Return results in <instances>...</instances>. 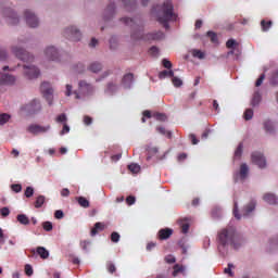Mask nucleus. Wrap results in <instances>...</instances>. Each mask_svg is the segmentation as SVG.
Returning a JSON list of instances; mask_svg holds the SVG:
<instances>
[{
	"mask_svg": "<svg viewBox=\"0 0 278 278\" xmlns=\"http://www.w3.org/2000/svg\"><path fill=\"white\" fill-rule=\"evenodd\" d=\"M244 242L243 237H241L233 227L223 228L217 233V249L224 257L225 255H229L231 249L235 251L242 249Z\"/></svg>",
	"mask_w": 278,
	"mask_h": 278,
	"instance_id": "1",
	"label": "nucleus"
},
{
	"mask_svg": "<svg viewBox=\"0 0 278 278\" xmlns=\"http://www.w3.org/2000/svg\"><path fill=\"white\" fill-rule=\"evenodd\" d=\"M174 7L173 2L170 0H166L162 5H156L152 9V14L156 17V21L165 29H168V22L169 21H177V15H175V12H173Z\"/></svg>",
	"mask_w": 278,
	"mask_h": 278,
	"instance_id": "2",
	"label": "nucleus"
},
{
	"mask_svg": "<svg viewBox=\"0 0 278 278\" xmlns=\"http://www.w3.org/2000/svg\"><path fill=\"white\" fill-rule=\"evenodd\" d=\"M121 21L124 25H128L132 27V29H137L136 33L131 34V38L134 40H162V38H164V33L162 31L150 33L144 36V34H142V28L138 26V23L134 18L123 17Z\"/></svg>",
	"mask_w": 278,
	"mask_h": 278,
	"instance_id": "3",
	"label": "nucleus"
},
{
	"mask_svg": "<svg viewBox=\"0 0 278 278\" xmlns=\"http://www.w3.org/2000/svg\"><path fill=\"white\" fill-rule=\"evenodd\" d=\"M64 37L67 38V40H72L73 42H79L81 40V31L77 29L76 27H67L64 30Z\"/></svg>",
	"mask_w": 278,
	"mask_h": 278,
	"instance_id": "4",
	"label": "nucleus"
},
{
	"mask_svg": "<svg viewBox=\"0 0 278 278\" xmlns=\"http://www.w3.org/2000/svg\"><path fill=\"white\" fill-rule=\"evenodd\" d=\"M40 110H42V106L38 100H33L28 104L22 106V112H26L27 114H38Z\"/></svg>",
	"mask_w": 278,
	"mask_h": 278,
	"instance_id": "5",
	"label": "nucleus"
},
{
	"mask_svg": "<svg viewBox=\"0 0 278 278\" xmlns=\"http://www.w3.org/2000/svg\"><path fill=\"white\" fill-rule=\"evenodd\" d=\"M40 90L45 99L48 101L49 105H53V88H51V84L42 83Z\"/></svg>",
	"mask_w": 278,
	"mask_h": 278,
	"instance_id": "6",
	"label": "nucleus"
},
{
	"mask_svg": "<svg viewBox=\"0 0 278 278\" xmlns=\"http://www.w3.org/2000/svg\"><path fill=\"white\" fill-rule=\"evenodd\" d=\"M78 90L80 94L85 97H92L94 94V86L88 84L86 80H80L78 83Z\"/></svg>",
	"mask_w": 278,
	"mask_h": 278,
	"instance_id": "7",
	"label": "nucleus"
},
{
	"mask_svg": "<svg viewBox=\"0 0 278 278\" xmlns=\"http://www.w3.org/2000/svg\"><path fill=\"white\" fill-rule=\"evenodd\" d=\"M14 55L22 60V62H34V55L29 54V52L23 50L22 48L14 47L12 49Z\"/></svg>",
	"mask_w": 278,
	"mask_h": 278,
	"instance_id": "8",
	"label": "nucleus"
},
{
	"mask_svg": "<svg viewBox=\"0 0 278 278\" xmlns=\"http://www.w3.org/2000/svg\"><path fill=\"white\" fill-rule=\"evenodd\" d=\"M51 129V125L40 126L38 124H33L27 127L28 134H33V136H38V134H47Z\"/></svg>",
	"mask_w": 278,
	"mask_h": 278,
	"instance_id": "9",
	"label": "nucleus"
},
{
	"mask_svg": "<svg viewBox=\"0 0 278 278\" xmlns=\"http://www.w3.org/2000/svg\"><path fill=\"white\" fill-rule=\"evenodd\" d=\"M24 75L28 79H37L40 76V70L34 65H24Z\"/></svg>",
	"mask_w": 278,
	"mask_h": 278,
	"instance_id": "10",
	"label": "nucleus"
},
{
	"mask_svg": "<svg viewBox=\"0 0 278 278\" xmlns=\"http://www.w3.org/2000/svg\"><path fill=\"white\" fill-rule=\"evenodd\" d=\"M251 160L258 168H266V157L261 152H253Z\"/></svg>",
	"mask_w": 278,
	"mask_h": 278,
	"instance_id": "11",
	"label": "nucleus"
},
{
	"mask_svg": "<svg viewBox=\"0 0 278 278\" xmlns=\"http://www.w3.org/2000/svg\"><path fill=\"white\" fill-rule=\"evenodd\" d=\"M226 47L227 49H231L230 51H228V55H236L238 58V55H240V43H238V41H236L235 39H229L226 42Z\"/></svg>",
	"mask_w": 278,
	"mask_h": 278,
	"instance_id": "12",
	"label": "nucleus"
},
{
	"mask_svg": "<svg viewBox=\"0 0 278 278\" xmlns=\"http://www.w3.org/2000/svg\"><path fill=\"white\" fill-rule=\"evenodd\" d=\"M24 16H25V21L28 25V27H38L39 22H38V17H36V14L31 13V11L26 10L24 12Z\"/></svg>",
	"mask_w": 278,
	"mask_h": 278,
	"instance_id": "13",
	"label": "nucleus"
},
{
	"mask_svg": "<svg viewBox=\"0 0 278 278\" xmlns=\"http://www.w3.org/2000/svg\"><path fill=\"white\" fill-rule=\"evenodd\" d=\"M45 55L48 60H52V62L60 60V52H58V49L53 46H50L45 50Z\"/></svg>",
	"mask_w": 278,
	"mask_h": 278,
	"instance_id": "14",
	"label": "nucleus"
},
{
	"mask_svg": "<svg viewBox=\"0 0 278 278\" xmlns=\"http://www.w3.org/2000/svg\"><path fill=\"white\" fill-rule=\"evenodd\" d=\"M16 83V78L10 74L0 75V86H12Z\"/></svg>",
	"mask_w": 278,
	"mask_h": 278,
	"instance_id": "15",
	"label": "nucleus"
},
{
	"mask_svg": "<svg viewBox=\"0 0 278 278\" xmlns=\"http://www.w3.org/2000/svg\"><path fill=\"white\" fill-rule=\"evenodd\" d=\"M4 14L8 16L10 25H18V17L12 9H7Z\"/></svg>",
	"mask_w": 278,
	"mask_h": 278,
	"instance_id": "16",
	"label": "nucleus"
},
{
	"mask_svg": "<svg viewBox=\"0 0 278 278\" xmlns=\"http://www.w3.org/2000/svg\"><path fill=\"white\" fill-rule=\"evenodd\" d=\"M146 151H147V162H151L152 157H155V154L159 153V149L157 147H153V146H146Z\"/></svg>",
	"mask_w": 278,
	"mask_h": 278,
	"instance_id": "17",
	"label": "nucleus"
},
{
	"mask_svg": "<svg viewBox=\"0 0 278 278\" xmlns=\"http://www.w3.org/2000/svg\"><path fill=\"white\" fill-rule=\"evenodd\" d=\"M263 201H265V203H268L269 205H277L278 198L275 193H265L263 195Z\"/></svg>",
	"mask_w": 278,
	"mask_h": 278,
	"instance_id": "18",
	"label": "nucleus"
},
{
	"mask_svg": "<svg viewBox=\"0 0 278 278\" xmlns=\"http://www.w3.org/2000/svg\"><path fill=\"white\" fill-rule=\"evenodd\" d=\"M122 84L124 88H131V84H134V75L131 73L124 75Z\"/></svg>",
	"mask_w": 278,
	"mask_h": 278,
	"instance_id": "19",
	"label": "nucleus"
},
{
	"mask_svg": "<svg viewBox=\"0 0 278 278\" xmlns=\"http://www.w3.org/2000/svg\"><path fill=\"white\" fill-rule=\"evenodd\" d=\"M173 236V229L164 228L159 231L160 240H168V238Z\"/></svg>",
	"mask_w": 278,
	"mask_h": 278,
	"instance_id": "20",
	"label": "nucleus"
},
{
	"mask_svg": "<svg viewBox=\"0 0 278 278\" xmlns=\"http://www.w3.org/2000/svg\"><path fill=\"white\" fill-rule=\"evenodd\" d=\"M255 205V201H251L248 205H245L242 211V216H249L252 212H254Z\"/></svg>",
	"mask_w": 278,
	"mask_h": 278,
	"instance_id": "21",
	"label": "nucleus"
},
{
	"mask_svg": "<svg viewBox=\"0 0 278 278\" xmlns=\"http://www.w3.org/2000/svg\"><path fill=\"white\" fill-rule=\"evenodd\" d=\"M178 225H180L181 233H188V231L190 230V222H188V218L180 219L178 222Z\"/></svg>",
	"mask_w": 278,
	"mask_h": 278,
	"instance_id": "22",
	"label": "nucleus"
},
{
	"mask_svg": "<svg viewBox=\"0 0 278 278\" xmlns=\"http://www.w3.org/2000/svg\"><path fill=\"white\" fill-rule=\"evenodd\" d=\"M103 229H105V225L101 222H98L94 224V227L91 229L90 235L97 236V233H99V231H103Z\"/></svg>",
	"mask_w": 278,
	"mask_h": 278,
	"instance_id": "23",
	"label": "nucleus"
},
{
	"mask_svg": "<svg viewBox=\"0 0 278 278\" xmlns=\"http://www.w3.org/2000/svg\"><path fill=\"white\" fill-rule=\"evenodd\" d=\"M263 125L266 134H275V125H273V122L267 119Z\"/></svg>",
	"mask_w": 278,
	"mask_h": 278,
	"instance_id": "24",
	"label": "nucleus"
},
{
	"mask_svg": "<svg viewBox=\"0 0 278 278\" xmlns=\"http://www.w3.org/2000/svg\"><path fill=\"white\" fill-rule=\"evenodd\" d=\"M103 65H101V63L99 62H93L89 65L88 70L91 71V73H99L100 71H102Z\"/></svg>",
	"mask_w": 278,
	"mask_h": 278,
	"instance_id": "25",
	"label": "nucleus"
},
{
	"mask_svg": "<svg viewBox=\"0 0 278 278\" xmlns=\"http://www.w3.org/2000/svg\"><path fill=\"white\" fill-rule=\"evenodd\" d=\"M45 201H47V198L45 195H38L35 201V207L37 210H40V207L45 205Z\"/></svg>",
	"mask_w": 278,
	"mask_h": 278,
	"instance_id": "26",
	"label": "nucleus"
},
{
	"mask_svg": "<svg viewBox=\"0 0 278 278\" xmlns=\"http://www.w3.org/2000/svg\"><path fill=\"white\" fill-rule=\"evenodd\" d=\"M166 77H175V72H173L172 70L169 71H162L159 74V79H166Z\"/></svg>",
	"mask_w": 278,
	"mask_h": 278,
	"instance_id": "27",
	"label": "nucleus"
},
{
	"mask_svg": "<svg viewBox=\"0 0 278 278\" xmlns=\"http://www.w3.org/2000/svg\"><path fill=\"white\" fill-rule=\"evenodd\" d=\"M37 253L41 257V260H47L49 257V252L43 247H38Z\"/></svg>",
	"mask_w": 278,
	"mask_h": 278,
	"instance_id": "28",
	"label": "nucleus"
},
{
	"mask_svg": "<svg viewBox=\"0 0 278 278\" xmlns=\"http://www.w3.org/2000/svg\"><path fill=\"white\" fill-rule=\"evenodd\" d=\"M260 101H262V93L260 91L254 92L252 98V105L255 108V105H260Z\"/></svg>",
	"mask_w": 278,
	"mask_h": 278,
	"instance_id": "29",
	"label": "nucleus"
},
{
	"mask_svg": "<svg viewBox=\"0 0 278 278\" xmlns=\"http://www.w3.org/2000/svg\"><path fill=\"white\" fill-rule=\"evenodd\" d=\"M179 247L182 249V253H188V249H190V245L188 244V239L184 238L178 242Z\"/></svg>",
	"mask_w": 278,
	"mask_h": 278,
	"instance_id": "30",
	"label": "nucleus"
},
{
	"mask_svg": "<svg viewBox=\"0 0 278 278\" xmlns=\"http://www.w3.org/2000/svg\"><path fill=\"white\" fill-rule=\"evenodd\" d=\"M140 165H138L137 163H131L128 165V170H130V173H132L134 175H138V173H140Z\"/></svg>",
	"mask_w": 278,
	"mask_h": 278,
	"instance_id": "31",
	"label": "nucleus"
},
{
	"mask_svg": "<svg viewBox=\"0 0 278 278\" xmlns=\"http://www.w3.org/2000/svg\"><path fill=\"white\" fill-rule=\"evenodd\" d=\"M236 268V265L232 263H229L226 268H224L225 275H228V277H233V269Z\"/></svg>",
	"mask_w": 278,
	"mask_h": 278,
	"instance_id": "32",
	"label": "nucleus"
},
{
	"mask_svg": "<svg viewBox=\"0 0 278 278\" xmlns=\"http://www.w3.org/2000/svg\"><path fill=\"white\" fill-rule=\"evenodd\" d=\"M152 116L153 118H155L156 121H160L161 123H166V121L168 119V117L164 113H153Z\"/></svg>",
	"mask_w": 278,
	"mask_h": 278,
	"instance_id": "33",
	"label": "nucleus"
},
{
	"mask_svg": "<svg viewBox=\"0 0 278 278\" xmlns=\"http://www.w3.org/2000/svg\"><path fill=\"white\" fill-rule=\"evenodd\" d=\"M156 131H159V134H162V136H166V138H173V132L166 130V128L162 126L156 127Z\"/></svg>",
	"mask_w": 278,
	"mask_h": 278,
	"instance_id": "34",
	"label": "nucleus"
},
{
	"mask_svg": "<svg viewBox=\"0 0 278 278\" xmlns=\"http://www.w3.org/2000/svg\"><path fill=\"white\" fill-rule=\"evenodd\" d=\"M242 149H244V146L242 143H239L235 151V160H240V157H242Z\"/></svg>",
	"mask_w": 278,
	"mask_h": 278,
	"instance_id": "35",
	"label": "nucleus"
},
{
	"mask_svg": "<svg viewBox=\"0 0 278 278\" xmlns=\"http://www.w3.org/2000/svg\"><path fill=\"white\" fill-rule=\"evenodd\" d=\"M17 220L21 223V225H28L29 224V217L25 214L17 215Z\"/></svg>",
	"mask_w": 278,
	"mask_h": 278,
	"instance_id": "36",
	"label": "nucleus"
},
{
	"mask_svg": "<svg viewBox=\"0 0 278 278\" xmlns=\"http://www.w3.org/2000/svg\"><path fill=\"white\" fill-rule=\"evenodd\" d=\"M185 271H186V267H184L181 265H175L174 271H173V277H177V275H179V273H185Z\"/></svg>",
	"mask_w": 278,
	"mask_h": 278,
	"instance_id": "37",
	"label": "nucleus"
},
{
	"mask_svg": "<svg viewBox=\"0 0 278 278\" xmlns=\"http://www.w3.org/2000/svg\"><path fill=\"white\" fill-rule=\"evenodd\" d=\"M261 26H262V29H263L264 31H268V29H269L270 27H273V22H271V21H265V20H263V21L261 22Z\"/></svg>",
	"mask_w": 278,
	"mask_h": 278,
	"instance_id": "38",
	"label": "nucleus"
},
{
	"mask_svg": "<svg viewBox=\"0 0 278 278\" xmlns=\"http://www.w3.org/2000/svg\"><path fill=\"white\" fill-rule=\"evenodd\" d=\"M172 84L175 86V88H180V86H184V80L177 76H173Z\"/></svg>",
	"mask_w": 278,
	"mask_h": 278,
	"instance_id": "39",
	"label": "nucleus"
},
{
	"mask_svg": "<svg viewBox=\"0 0 278 278\" xmlns=\"http://www.w3.org/2000/svg\"><path fill=\"white\" fill-rule=\"evenodd\" d=\"M78 204L80 207H90V202L84 197L78 198Z\"/></svg>",
	"mask_w": 278,
	"mask_h": 278,
	"instance_id": "40",
	"label": "nucleus"
},
{
	"mask_svg": "<svg viewBox=\"0 0 278 278\" xmlns=\"http://www.w3.org/2000/svg\"><path fill=\"white\" fill-rule=\"evenodd\" d=\"M233 216L237 218V220H240L242 218V215L238 213V201H233Z\"/></svg>",
	"mask_w": 278,
	"mask_h": 278,
	"instance_id": "41",
	"label": "nucleus"
},
{
	"mask_svg": "<svg viewBox=\"0 0 278 278\" xmlns=\"http://www.w3.org/2000/svg\"><path fill=\"white\" fill-rule=\"evenodd\" d=\"M123 3L127 10H129V8H131V10L136 8V2L134 0H123Z\"/></svg>",
	"mask_w": 278,
	"mask_h": 278,
	"instance_id": "42",
	"label": "nucleus"
},
{
	"mask_svg": "<svg viewBox=\"0 0 278 278\" xmlns=\"http://www.w3.org/2000/svg\"><path fill=\"white\" fill-rule=\"evenodd\" d=\"M270 84L273 86H278V70H276L273 75H271V78H270Z\"/></svg>",
	"mask_w": 278,
	"mask_h": 278,
	"instance_id": "43",
	"label": "nucleus"
},
{
	"mask_svg": "<svg viewBox=\"0 0 278 278\" xmlns=\"http://www.w3.org/2000/svg\"><path fill=\"white\" fill-rule=\"evenodd\" d=\"M8 121H10V114L8 113L0 114V125H5Z\"/></svg>",
	"mask_w": 278,
	"mask_h": 278,
	"instance_id": "44",
	"label": "nucleus"
},
{
	"mask_svg": "<svg viewBox=\"0 0 278 278\" xmlns=\"http://www.w3.org/2000/svg\"><path fill=\"white\" fill-rule=\"evenodd\" d=\"M206 36L211 39V42H218V36L214 31H207Z\"/></svg>",
	"mask_w": 278,
	"mask_h": 278,
	"instance_id": "45",
	"label": "nucleus"
},
{
	"mask_svg": "<svg viewBox=\"0 0 278 278\" xmlns=\"http://www.w3.org/2000/svg\"><path fill=\"white\" fill-rule=\"evenodd\" d=\"M42 228L45 229V231H53V223L43 222L42 223Z\"/></svg>",
	"mask_w": 278,
	"mask_h": 278,
	"instance_id": "46",
	"label": "nucleus"
},
{
	"mask_svg": "<svg viewBox=\"0 0 278 278\" xmlns=\"http://www.w3.org/2000/svg\"><path fill=\"white\" fill-rule=\"evenodd\" d=\"M192 55L199 60H203V58H205V53H203L201 50H193Z\"/></svg>",
	"mask_w": 278,
	"mask_h": 278,
	"instance_id": "47",
	"label": "nucleus"
},
{
	"mask_svg": "<svg viewBox=\"0 0 278 278\" xmlns=\"http://www.w3.org/2000/svg\"><path fill=\"white\" fill-rule=\"evenodd\" d=\"M240 175H249V165H247V163L241 164Z\"/></svg>",
	"mask_w": 278,
	"mask_h": 278,
	"instance_id": "48",
	"label": "nucleus"
},
{
	"mask_svg": "<svg viewBox=\"0 0 278 278\" xmlns=\"http://www.w3.org/2000/svg\"><path fill=\"white\" fill-rule=\"evenodd\" d=\"M150 55H153V58H157L160 55V49L157 47L153 46L149 50Z\"/></svg>",
	"mask_w": 278,
	"mask_h": 278,
	"instance_id": "49",
	"label": "nucleus"
},
{
	"mask_svg": "<svg viewBox=\"0 0 278 278\" xmlns=\"http://www.w3.org/2000/svg\"><path fill=\"white\" fill-rule=\"evenodd\" d=\"M243 118L245 121H251V118H253V111L251 109L245 110Z\"/></svg>",
	"mask_w": 278,
	"mask_h": 278,
	"instance_id": "50",
	"label": "nucleus"
},
{
	"mask_svg": "<svg viewBox=\"0 0 278 278\" xmlns=\"http://www.w3.org/2000/svg\"><path fill=\"white\" fill-rule=\"evenodd\" d=\"M56 123H63L66 124V121H68V117H66V114L62 113L56 117Z\"/></svg>",
	"mask_w": 278,
	"mask_h": 278,
	"instance_id": "51",
	"label": "nucleus"
},
{
	"mask_svg": "<svg viewBox=\"0 0 278 278\" xmlns=\"http://www.w3.org/2000/svg\"><path fill=\"white\" fill-rule=\"evenodd\" d=\"M25 275H27V277H31V275H34V267H31V265H25Z\"/></svg>",
	"mask_w": 278,
	"mask_h": 278,
	"instance_id": "52",
	"label": "nucleus"
},
{
	"mask_svg": "<svg viewBox=\"0 0 278 278\" xmlns=\"http://www.w3.org/2000/svg\"><path fill=\"white\" fill-rule=\"evenodd\" d=\"M26 199H31L34 197V189L33 187H27L25 192H24Z\"/></svg>",
	"mask_w": 278,
	"mask_h": 278,
	"instance_id": "53",
	"label": "nucleus"
},
{
	"mask_svg": "<svg viewBox=\"0 0 278 278\" xmlns=\"http://www.w3.org/2000/svg\"><path fill=\"white\" fill-rule=\"evenodd\" d=\"M264 79H266V74H262V75L257 78V80H256V83H255L256 88H260V86H262V84H264Z\"/></svg>",
	"mask_w": 278,
	"mask_h": 278,
	"instance_id": "54",
	"label": "nucleus"
},
{
	"mask_svg": "<svg viewBox=\"0 0 278 278\" xmlns=\"http://www.w3.org/2000/svg\"><path fill=\"white\" fill-rule=\"evenodd\" d=\"M0 214L1 216H3V218L10 216V208L8 206H4L0 210Z\"/></svg>",
	"mask_w": 278,
	"mask_h": 278,
	"instance_id": "55",
	"label": "nucleus"
},
{
	"mask_svg": "<svg viewBox=\"0 0 278 278\" xmlns=\"http://www.w3.org/2000/svg\"><path fill=\"white\" fill-rule=\"evenodd\" d=\"M114 10H116V5L114 3H111L106 8V12H109L110 16H114Z\"/></svg>",
	"mask_w": 278,
	"mask_h": 278,
	"instance_id": "56",
	"label": "nucleus"
},
{
	"mask_svg": "<svg viewBox=\"0 0 278 278\" xmlns=\"http://www.w3.org/2000/svg\"><path fill=\"white\" fill-rule=\"evenodd\" d=\"M11 189L13 190V192H21L23 190V186H21L20 184H14V185H11Z\"/></svg>",
	"mask_w": 278,
	"mask_h": 278,
	"instance_id": "57",
	"label": "nucleus"
},
{
	"mask_svg": "<svg viewBox=\"0 0 278 278\" xmlns=\"http://www.w3.org/2000/svg\"><path fill=\"white\" fill-rule=\"evenodd\" d=\"M54 218H56L58 220H62V218H64V212L62 210L55 211Z\"/></svg>",
	"mask_w": 278,
	"mask_h": 278,
	"instance_id": "58",
	"label": "nucleus"
},
{
	"mask_svg": "<svg viewBox=\"0 0 278 278\" xmlns=\"http://www.w3.org/2000/svg\"><path fill=\"white\" fill-rule=\"evenodd\" d=\"M269 247L273 249L274 247H278V236L269 239Z\"/></svg>",
	"mask_w": 278,
	"mask_h": 278,
	"instance_id": "59",
	"label": "nucleus"
},
{
	"mask_svg": "<svg viewBox=\"0 0 278 278\" xmlns=\"http://www.w3.org/2000/svg\"><path fill=\"white\" fill-rule=\"evenodd\" d=\"M80 247L83 249V251H85L86 253H88V247H90V241H80Z\"/></svg>",
	"mask_w": 278,
	"mask_h": 278,
	"instance_id": "60",
	"label": "nucleus"
},
{
	"mask_svg": "<svg viewBox=\"0 0 278 278\" xmlns=\"http://www.w3.org/2000/svg\"><path fill=\"white\" fill-rule=\"evenodd\" d=\"M111 240L113 241V242H119L121 241V235L118 233V232H113V233H111Z\"/></svg>",
	"mask_w": 278,
	"mask_h": 278,
	"instance_id": "61",
	"label": "nucleus"
},
{
	"mask_svg": "<svg viewBox=\"0 0 278 278\" xmlns=\"http://www.w3.org/2000/svg\"><path fill=\"white\" fill-rule=\"evenodd\" d=\"M106 268L112 274V273H116V265H114L112 262H109L106 264Z\"/></svg>",
	"mask_w": 278,
	"mask_h": 278,
	"instance_id": "62",
	"label": "nucleus"
},
{
	"mask_svg": "<svg viewBox=\"0 0 278 278\" xmlns=\"http://www.w3.org/2000/svg\"><path fill=\"white\" fill-rule=\"evenodd\" d=\"M162 64H163L164 68H168V70L173 68V63H170V61H168L166 59H164L162 61Z\"/></svg>",
	"mask_w": 278,
	"mask_h": 278,
	"instance_id": "63",
	"label": "nucleus"
},
{
	"mask_svg": "<svg viewBox=\"0 0 278 278\" xmlns=\"http://www.w3.org/2000/svg\"><path fill=\"white\" fill-rule=\"evenodd\" d=\"M126 203H127L128 205H134V203H136V197H132V195L128 197V198L126 199Z\"/></svg>",
	"mask_w": 278,
	"mask_h": 278,
	"instance_id": "64",
	"label": "nucleus"
}]
</instances>
